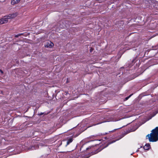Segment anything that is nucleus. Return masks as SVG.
<instances>
[{
    "label": "nucleus",
    "mask_w": 158,
    "mask_h": 158,
    "mask_svg": "<svg viewBox=\"0 0 158 158\" xmlns=\"http://www.w3.org/2000/svg\"><path fill=\"white\" fill-rule=\"evenodd\" d=\"M150 134H148L147 137H148L150 142H154L158 140V126L152 131Z\"/></svg>",
    "instance_id": "nucleus-1"
},
{
    "label": "nucleus",
    "mask_w": 158,
    "mask_h": 158,
    "mask_svg": "<svg viewBox=\"0 0 158 158\" xmlns=\"http://www.w3.org/2000/svg\"><path fill=\"white\" fill-rule=\"evenodd\" d=\"M18 14L17 12H15L14 13L10 14L6 16H5L4 19H7V22H8V19H11L16 17Z\"/></svg>",
    "instance_id": "nucleus-2"
},
{
    "label": "nucleus",
    "mask_w": 158,
    "mask_h": 158,
    "mask_svg": "<svg viewBox=\"0 0 158 158\" xmlns=\"http://www.w3.org/2000/svg\"><path fill=\"white\" fill-rule=\"evenodd\" d=\"M53 45L54 44L52 42L49 41L46 43V45H45V46L47 48H51L53 47Z\"/></svg>",
    "instance_id": "nucleus-3"
},
{
    "label": "nucleus",
    "mask_w": 158,
    "mask_h": 158,
    "mask_svg": "<svg viewBox=\"0 0 158 158\" xmlns=\"http://www.w3.org/2000/svg\"><path fill=\"white\" fill-rule=\"evenodd\" d=\"M39 148L38 145H35L33 146H32L31 147H29L28 148L29 150H34L38 149Z\"/></svg>",
    "instance_id": "nucleus-4"
},
{
    "label": "nucleus",
    "mask_w": 158,
    "mask_h": 158,
    "mask_svg": "<svg viewBox=\"0 0 158 158\" xmlns=\"http://www.w3.org/2000/svg\"><path fill=\"white\" fill-rule=\"evenodd\" d=\"M73 139L72 137H70L68 138L67 142L66 144L65 145V146L67 147L68 145L72 143L73 141Z\"/></svg>",
    "instance_id": "nucleus-5"
},
{
    "label": "nucleus",
    "mask_w": 158,
    "mask_h": 158,
    "mask_svg": "<svg viewBox=\"0 0 158 158\" xmlns=\"http://www.w3.org/2000/svg\"><path fill=\"white\" fill-rule=\"evenodd\" d=\"M150 148V145L149 143L146 144L143 147V149L145 150H148Z\"/></svg>",
    "instance_id": "nucleus-6"
},
{
    "label": "nucleus",
    "mask_w": 158,
    "mask_h": 158,
    "mask_svg": "<svg viewBox=\"0 0 158 158\" xmlns=\"http://www.w3.org/2000/svg\"><path fill=\"white\" fill-rule=\"evenodd\" d=\"M21 0H11V4L12 5H15L19 3Z\"/></svg>",
    "instance_id": "nucleus-7"
},
{
    "label": "nucleus",
    "mask_w": 158,
    "mask_h": 158,
    "mask_svg": "<svg viewBox=\"0 0 158 158\" xmlns=\"http://www.w3.org/2000/svg\"><path fill=\"white\" fill-rule=\"evenodd\" d=\"M7 22V19L2 18L0 19V24H2Z\"/></svg>",
    "instance_id": "nucleus-8"
},
{
    "label": "nucleus",
    "mask_w": 158,
    "mask_h": 158,
    "mask_svg": "<svg viewBox=\"0 0 158 158\" xmlns=\"http://www.w3.org/2000/svg\"><path fill=\"white\" fill-rule=\"evenodd\" d=\"M137 57H135L133 58V59L132 62H131V66H132L133 65L135 62L136 61Z\"/></svg>",
    "instance_id": "nucleus-9"
},
{
    "label": "nucleus",
    "mask_w": 158,
    "mask_h": 158,
    "mask_svg": "<svg viewBox=\"0 0 158 158\" xmlns=\"http://www.w3.org/2000/svg\"><path fill=\"white\" fill-rule=\"evenodd\" d=\"M122 127H120L118 128L115 129L114 130H113L111 131H109V132L111 133V132H114L115 131H116V130L119 129H120V128H122Z\"/></svg>",
    "instance_id": "nucleus-10"
},
{
    "label": "nucleus",
    "mask_w": 158,
    "mask_h": 158,
    "mask_svg": "<svg viewBox=\"0 0 158 158\" xmlns=\"http://www.w3.org/2000/svg\"><path fill=\"white\" fill-rule=\"evenodd\" d=\"M23 35V33L19 34L17 35H16L15 36V37L17 38Z\"/></svg>",
    "instance_id": "nucleus-11"
},
{
    "label": "nucleus",
    "mask_w": 158,
    "mask_h": 158,
    "mask_svg": "<svg viewBox=\"0 0 158 158\" xmlns=\"http://www.w3.org/2000/svg\"><path fill=\"white\" fill-rule=\"evenodd\" d=\"M132 95V94H131V95H130L128 97H126L125 98V100H128V98H130L131 96Z\"/></svg>",
    "instance_id": "nucleus-12"
},
{
    "label": "nucleus",
    "mask_w": 158,
    "mask_h": 158,
    "mask_svg": "<svg viewBox=\"0 0 158 158\" xmlns=\"http://www.w3.org/2000/svg\"><path fill=\"white\" fill-rule=\"evenodd\" d=\"M115 142V140L113 141L112 142H110V143H108L109 144H110L111 143H113Z\"/></svg>",
    "instance_id": "nucleus-13"
},
{
    "label": "nucleus",
    "mask_w": 158,
    "mask_h": 158,
    "mask_svg": "<svg viewBox=\"0 0 158 158\" xmlns=\"http://www.w3.org/2000/svg\"><path fill=\"white\" fill-rule=\"evenodd\" d=\"M91 148V147H87L86 148V150H88L89 149Z\"/></svg>",
    "instance_id": "nucleus-14"
},
{
    "label": "nucleus",
    "mask_w": 158,
    "mask_h": 158,
    "mask_svg": "<svg viewBox=\"0 0 158 158\" xmlns=\"http://www.w3.org/2000/svg\"><path fill=\"white\" fill-rule=\"evenodd\" d=\"M93 50V48H91V49H90V52H91Z\"/></svg>",
    "instance_id": "nucleus-15"
},
{
    "label": "nucleus",
    "mask_w": 158,
    "mask_h": 158,
    "mask_svg": "<svg viewBox=\"0 0 158 158\" xmlns=\"http://www.w3.org/2000/svg\"><path fill=\"white\" fill-rule=\"evenodd\" d=\"M5 0H0V2H3L5 1Z\"/></svg>",
    "instance_id": "nucleus-16"
},
{
    "label": "nucleus",
    "mask_w": 158,
    "mask_h": 158,
    "mask_svg": "<svg viewBox=\"0 0 158 158\" xmlns=\"http://www.w3.org/2000/svg\"><path fill=\"white\" fill-rule=\"evenodd\" d=\"M0 72H1L2 74V73H3V71H2V70H1V69H0Z\"/></svg>",
    "instance_id": "nucleus-17"
},
{
    "label": "nucleus",
    "mask_w": 158,
    "mask_h": 158,
    "mask_svg": "<svg viewBox=\"0 0 158 158\" xmlns=\"http://www.w3.org/2000/svg\"><path fill=\"white\" fill-rule=\"evenodd\" d=\"M44 113H41L40 114V115H42Z\"/></svg>",
    "instance_id": "nucleus-18"
},
{
    "label": "nucleus",
    "mask_w": 158,
    "mask_h": 158,
    "mask_svg": "<svg viewBox=\"0 0 158 158\" xmlns=\"http://www.w3.org/2000/svg\"><path fill=\"white\" fill-rule=\"evenodd\" d=\"M104 138H105V139H107V137H105Z\"/></svg>",
    "instance_id": "nucleus-19"
},
{
    "label": "nucleus",
    "mask_w": 158,
    "mask_h": 158,
    "mask_svg": "<svg viewBox=\"0 0 158 158\" xmlns=\"http://www.w3.org/2000/svg\"><path fill=\"white\" fill-rule=\"evenodd\" d=\"M83 147H84V146H83L81 147V150L82 148H83Z\"/></svg>",
    "instance_id": "nucleus-20"
},
{
    "label": "nucleus",
    "mask_w": 158,
    "mask_h": 158,
    "mask_svg": "<svg viewBox=\"0 0 158 158\" xmlns=\"http://www.w3.org/2000/svg\"><path fill=\"white\" fill-rule=\"evenodd\" d=\"M139 148H138V149L137 150L136 152H138L139 151Z\"/></svg>",
    "instance_id": "nucleus-21"
}]
</instances>
